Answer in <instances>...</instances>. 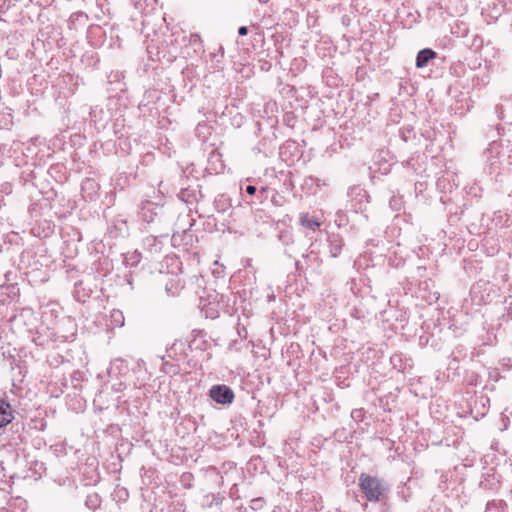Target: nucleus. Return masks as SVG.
Segmentation results:
<instances>
[{
  "label": "nucleus",
  "instance_id": "8",
  "mask_svg": "<svg viewBox=\"0 0 512 512\" xmlns=\"http://www.w3.org/2000/svg\"><path fill=\"white\" fill-rule=\"evenodd\" d=\"M14 419V411L11 405L0 399V428L7 426Z\"/></svg>",
  "mask_w": 512,
  "mask_h": 512
},
{
  "label": "nucleus",
  "instance_id": "24",
  "mask_svg": "<svg viewBox=\"0 0 512 512\" xmlns=\"http://www.w3.org/2000/svg\"><path fill=\"white\" fill-rule=\"evenodd\" d=\"M251 502L253 504V508H258L262 506L264 500L262 498H255Z\"/></svg>",
  "mask_w": 512,
  "mask_h": 512
},
{
  "label": "nucleus",
  "instance_id": "30",
  "mask_svg": "<svg viewBox=\"0 0 512 512\" xmlns=\"http://www.w3.org/2000/svg\"><path fill=\"white\" fill-rule=\"evenodd\" d=\"M84 185L85 186L89 185V186L93 187L95 185V183L91 180H87Z\"/></svg>",
  "mask_w": 512,
  "mask_h": 512
},
{
  "label": "nucleus",
  "instance_id": "29",
  "mask_svg": "<svg viewBox=\"0 0 512 512\" xmlns=\"http://www.w3.org/2000/svg\"><path fill=\"white\" fill-rule=\"evenodd\" d=\"M78 16H83V13H80V14H78V15H76V14H72V15H71V17H70V19H71L72 21L77 20V17H78Z\"/></svg>",
  "mask_w": 512,
  "mask_h": 512
},
{
  "label": "nucleus",
  "instance_id": "25",
  "mask_svg": "<svg viewBox=\"0 0 512 512\" xmlns=\"http://www.w3.org/2000/svg\"><path fill=\"white\" fill-rule=\"evenodd\" d=\"M238 34L240 36H246L248 34V28L246 26H241L238 28Z\"/></svg>",
  "mask_w": 512,
  "mask_h": 512
},
{
  "label": "nucleus",
  "instance_id": "19",
  "mask_svg": "<svg viewBox=\"0 0 512 512\" xmlns=\"http://www.w3.org/2000/svg\"><path fill=\"white\" fill-rule=\"evenodd\" d=\"M504 311L500 317V320L508 322L512 320V301L506 302V305L504 306Z\"/></svg>",
  "mask_w": 512,
  "mask_h": 512
},
{
  "label": "nucleus",
  "instance_id": "3",
  "mask_svg": "<svg viewBox=\"0 0 512 512\" xmlns=\"http://www.w3.org/2000/svg\"><path fill=\"white\" fill-rule=\"evenodd\" d=\"M347 197L349 198L351 208L355 212L364 211L366 204L369 202V195L360 185L351 186L347 191Z\"/></svg>",
  "mask_w": 512,
  "mask_h": 512
},
{
  "label": "nucleus",
  "instance_id": "32",
  "mask_svg": "<svg viewBox=\"0 0 512 512\" xmlns=\"http://www.w3.org/2000/svg\"><path fill=\"white\" fill-rule=\"evenodd\" d=\"M121 386H122V384L120 383V384H119V387L115 388V390H116V391H120V390H121V388H120Z\"/></svg>",
  "mask_w": 512,
  "mask_h": 512
},
{
  "label": "nucleus",
  "instance_id": "1",
  "mask_svg": "<svg viewBox=\"0 0 512 512\" xmlns=\"http://www.w3.org/2000/svg\"><path fill=\"white\" fill-rule=\"evenodd\" d=\"M358 485L369 502H380L388 497L389 487L378 477L361 473Z\"/></svg>",
  "mask_w": 512,
  "mask_h": 512
},
{
  "label": "nucleus",
  "instance_id": "17",
  "mask_svg": "<svg viewBox=\"0 0 512 512\" xmlns=\"http://www.w3.org/2000/svg\"><path fill=\"white\" fill-rule=\"evenodd\" d=\"M389 206L393 211L399 212L403 208V199L399 195H393L389 200Z\"/></svg>",
  "mask_w": 512,
  "mask_h": 512
},
{
  "label": "nucleus",
  "instance_id": "18",
  "mask_svg": "<svg viewBox=\"0 0 512 512\" xmlns=\"http://www.w3.org/2000/svg\"><path fill=\"white\" fill-rule=\"evenodd\" d=\"M507 507V504L503 500H494L492 502H488L487 504V511L493 512V511H500L504 510Z\"/></svg>",
  "mask_w": 512,
  "mask_h": 512
},
{
  "label": "nucleus",
  "instance_id": "13",
  "mask_svg": "<svg viewBox=\"0 0 512 512\" xmlns=\"http://www.w3.org/2000/svg\"><path fill=\"white\" fill-rule=\"evenodd\" d=\"M110 321L115 327H123L125 322L123 312L118 309H113L110 313Z\"/></svg>",
  "mask_w": 512,
  "mask_h": 512
},
{
  "label": "nucleus",
  "instance_id": "10",
  "mask_svg": "<svg viewBox=\"0 0 512 512\" xmlns=\"http://www.w3.org/2000/svg\"><path fill=\"white\" fill-rule=\"evenodd\" d=\"M499 479L494 473L487 472L483 475V479L480 481L479 486L483 490H495L499 486Z\"/></svg>",
  "mask_w": 512,
  "mask_h": 512
},
{
  "label": "nucleus",
  "instance_id": "16",
  "mask_svg": "<svg viewBox=\"0 0 512 512\" xmlns=\"http://www.w3.org/2000/svg\"><path fill=\"white\" fill-rule=\"evenodd\" d=\"M185 344L182 341H175L170 348L167 349V357L174 359L178 350H184Z\"/></svg>",
  "mask_w": 512,
  "mask_h": 512
},
{
  "label": "nucleus",
  "instance_id": "4",
  "mask_svg": "<svg viewBox=\"0 0 512 512\" xmlns=\"http://www.w3.org/2000/svg\"><path fill=\"white\" fill-rule=\"evenodd\" d=\"M210 398L218 404L229 405L234 401L233 390L225 384L213 385L209 390Z\"/></svg>",
  "mask_w": 512,
  "mask_h": 512
},
{
  "label": "nucleus",
  "instance_id": "6",
  "mask_svg": "<svg viewBox=\"0 0 512 512\" xmlns=\"http://www.w3.org/2000/svg\"><path fill=\"white\" fill-rule=\"evenodd\" d=\"M193 224L194 220H189V228L183 229L182 231L175 230L172 235V241L185 246L192 245L193 234L191 233V227Z\"/></svg>",
  "mask_w": 512,
  "mask_h": 512
},
{
  "label": "nucleus",
  "instance_id": "2",
  "mask_svg": "<svg viewBox=\"0 0 512 512\" xmlns=\"http://www.w3.org/2000/svg\"><path fill=\"white\" fill-rule=\"evenodd\" d=\"M139 216L144 223L155 227L154 232H159L160 234H162V230L168 222L165 217L164 207L151 201L143 203Z\"/></svg>",
  "mask_w": 512,
  "mask_h": 512
},
{
  "label": "nucleus",
  "instance_id": "23",
  "mask_svg": "<svg viewBox=\"0 0 512 512\" xmlns=\"http://www.w3.org/2000/svg\"><path fill=\"white\" fill-rule=\"evenodd\" d=\"M139 262L138 255L134 254L130 257V259L126 258V264L127 265H134Z\"/></svg>",
  "mask_w": 512,
  "mask_h": 512
},
{
  "label": "nucleus",
  "instance_id": "22",
  "mask_svg": "<svg viewBox=\"0 0 512 512\" xmlns=\"http://www.w3.org/2000/svg\"><path fill=\"white\" fill-rule=\"evenodd\" d=\"M241 189L244 190L245 193L249 196H255L256 192L258 191L254 185H247L245 188Z\"/></svg>",
  "mask_w": 512,
  "mask_h": 512
},
{
  "label": "nucleus",
  "instance_id": "31",
  "mask_svg": "<svg viewBox=\"0 0 512 512\" xmlns=\"http://www.w3.org/2000/svg\"><path fill=\"white\" fill-rule=\"evenodd\" d=\"M501 108H502V106L497 105V106L495 107L496 112H498V110H499V109H501Z\"/></svg>",
  "mask_w": 512,
  "mask_h": 512
},
{
  "label": "nucleus",
  "instance_id": "14",
  "mask_svg": "<svg viewBox=\"0 0 512 512\" xmlns=\"http://www.w3.org/2000/svg\"><path fill=\"white\" fill-rule=\"evenodd\" d=\"M178 198L187 204H192L194 200H196L195 192L189 189L180 190L178 193Z\"/></svg>",
  "mask_w": 512,
  "mask_h": 512
},
{
  "label": "nucleus",
  "instance_id": "11",
  "mask_svg": "<svg viewBox=\"0 0 512 512\" xmlns=\"http://www.w3.org/2000/svg\"><path fill=\"white\" fill-rule=\"evenodd\" d=\"M91 289H86L84 287L83 281H78L75 283L74 289V298L81 303H85L86 300L90 297Z\"/></svg>",
  "mask_w": 512,
  "mask_h": 512
},
{
  "label": "nucleus",
  "instance_id": "28",
  "mask_svg": "<svg viewBox=\"0 0 512 512\" xmlns=\"http://www.w3.org/2000/svg\"><path fill=\"white\" fill-rule=\"evenodd\" d=\"M78 16H83V13H80V14H78V15H76V14H72V15H71V17H70V19H71L72 21L77 20V17H78Z\"/></svg>",
  "mask_w": 512,
  "mask_h": 512
},
{
  "label": "nucleus",
  "instance_id": "12",
  "mask_svg": "<svg viewBox=\"0 0 512 512\" xmlns=\"http://www.w3.org/2000/svg\"><path fill=\"white\" fill-rule=\"evenodd\" d=\"M300 224L303 227L315 231L320 226V222L317 218L311 217L308 213H302L300 215Z\"/></svg>",
  "mask_w": 512,
  "mask_h": 512
},
{
  "label": "nucleus",
  "instance_id": "7",
  "mask_svg": "<svg viewBox=\"0 0 512 512\" xmlns=\"http://www.w3.org/2000/svg\"><path fill=\"white\" fill-rule=\"evenodd\" d=\"M344 246L343 238L338 233H331L328 235V247L331 257H337L340 255Z\"/></svg>",
  "mask_w": 512,
  "mask_h": 512
},
{
  "label": "nucleus",
  "instance_id": "20",
  "mask_svg": "<svg viewBox=\"0 0 512 512\" xmlns=\"http://www.w3.org/2000/svg\"><path fill=\"white\" fill-rule=\"evenodd\" d=\"M269 193L270 189L268 187H262L256 192L255 197L260 203H262L268 197Z\"/></svg>",
  "mask_w": 512,
  "mask_h": 512
},
{
  "label": "nucleus",
  "instance_id": "21",
  "mask_svg": "<svg viewBox=\"0 0 512 512\" xmlns=\"http://www.w3.org/2000/svg\"><path fill=\"white\" fill-rule=\"evenodd\" d=\"M270 192L272 193L271 201L273 202V204L276 206H281L280 200L282 197L275 190H270Z\"/></svg>",
  "mask_w": 512,
  "mask_h": 512
},
{
  "label": "nucleus",
  "instance_id": "9",
  "mask_svg": "<svg viewBox=\"0 0 512 512\" xmlns=\"http://www.w3.org/2000/svg\"><path fill=\"white\" fill-rule=\"evenodd\" d=\"M436 52L430 48H424L417 53L416 67L424 68L428 62L436 57Z\"/></svg>",
  "mask_w": 512,
  "mask_h": 512
},
{
  "label": "nucleus",
  "instance_id": "5",
  "mask_svg": "<svg viewBox=\"0 0 512 512\" xmlns=\"http://www.w3.org/2000/svg\"><path fill=\"white\" fill-rule=\"evenodd\" d=\"M501 150L502 145L497 141H493L484 151L486 161L489 163L492 170H496L498 168Z\"/></svg>",
  "mask_w": 512,
  "mask_h": 512
},
{
  "label": "nucleus",
  "instance_id": "15",
  "mask_svg": "<svg viewBox=\"0 0 512 512\" xmlns=\"http://www.w3.org/2000/svg\"><path fill=\"white\" fill-rule=\"evenodd\" d=\"M279 240L284 246H289L293 244L294 238L293 233L289 229L281 230L279 232Z\"/></svg>",
  "mask_w": 512,
  "mask_h": 512
},
{
  "label": "nucleus",
  "instance_id": "27",
  "mask_svg": "<svg viewBox=\"0 0 512 512\" xmlns=\"http://www.w3.org/2000/svg\"><path fill=\"white\" fill-rule=\"evenodd\" d=\"M32 315V311L30 309H27V310H23V312L20 314V317H23L24 315Z\"/></svg>",
  "mask_w": 512,
  "mask_h": 512
},
{
  "label": "nucleus",
  "instance_id": "26",
  "mask_svg": "<svg viewBox=\"0 0 512 512\" xmlns=\"http://www.w3.org/2000/svg\"><path fill=\"white\" fill-rule=\"evenodd\" d=\"M401 361V358L399 355H393L391 357V363L394 365V366H397V363Z\"/></svg>",
  "mask_w": 512,
  "mask_h": 512
}]
</instances>
